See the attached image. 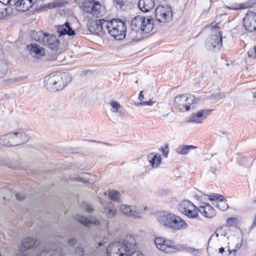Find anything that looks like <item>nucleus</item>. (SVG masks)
Here are the masks:
<instances>
[{
    "label": "nucleus",
    "instance_id": "obj_12",
    "mask_svg": "<svg viewBox=\"0 0 256 256\" xmlns=\"http://www.w3.org/2000/svg\"><path fill=\"white\" fill-rule=\"evenodd\" d=\"M179 210L189 218H195L198 216V209L190 201H182L179 206Z\"/></svg>",
    "mask_w": 256,
    "mask_h": 256
},
{
    "label": "nucleus",
    "instance_id": "obj_21",
    "mask_svg": "<svg viewBox=\"0 0 256 256\" xmlns=\"http://www.w3.org/2000/svg\"><path fill=\"white\" fill-rule=\"evenodd\" d=\"M154 6V0H139L138 6L143 12H148Z\"/></svg>",
    "mask_w": 256,
    "mask_h": 256
},
{
    "label": "nucleus",
    "instance_id": "obj_9",
    "mask_svg": "<svg viewBox=\"0 0 256 256\" xmlns=\"http://www.w3.org/2000/svg\"><path fill=\"white\" fill-rule=\"evenodd\" d=\"M195 97L191 94H182L177 96L174 100V104L181 112H186L194 108Z\"/></svg>",
    "mask_w": 256,
    "mask_h": 256
},
{
    "label": "nucleus",
    "instance_id": "obj_15",
    "mask_svg": "<svg viewBox=\"0 0 256 256\" xmlns=\"http://www.w3.org/2000/svg\"><path fill=\"white\" fill-rule=\"evenodd\" d=\"M176 214L167 212H160L157 215V220L162 226L169 228Z\"/></svg>",
    "mask_w": 256,
    "mask_h": 256
},
{
    "label": "nucleus",
    "instance_id": "obj_43",
    "mask_svg": "<svg viewBox=\"0 0 256 256\" xmlns=\"http://www.w3.org/2000/svg\"><path fill=\"white\" fill-rule=\"evenodd\" d=\"M114 3L116 4V6L119 7L120 8H121L124 4V0H116Z\"/></svg>",
    "mask_w": 256,
    "mask_h": 256
},
{
    "label": "nucleus",
    "instance_id": "obj_26",
    "mask_svg": "<svg viewBox=\"0 0 256 256\" xmlns=\"http://www.w3.org/2000/svg\"><path fill=\"white\" fill-rule=\"evenodd\" d=\"M148 160L150 163L151 164L152 168H157L161 162V156L160 154H150L148 156Z\"/></svg>",
    "mask_w": 256,
    "mask_h": 256
},
{
    "label": "nucleus",
    "instance_id": "obj_5",
    "mask_svg": "<svg viewBox=\"0 0 256 256\" xmlns=\"http://www.w3.org/2000/svg\"><path fill=\"white\" fill-rule=\"evenodd\" d=\"M29 139L28 136L22 130L10 132L0 136V145L12 146L22 144Z\"/></svg>",
    "mask_w": 256,
    "mask_h": 256
},
{
    "label": "nucleus",
    "instance_id": "obj_37",
    "mask_svg": "<svg viewBox=\"0 0 256 256\" xmlns=\"http://www.w3.org/2000/svg\"><path fill=\"white\" fill-rule=\"evenodd\" d=\"M130 207L131 206L123 204L120 206V210L122 214L128 216L130 214V212L131 210Z\"/></svg>",
    "mask_w": 256,
    "mask_h": 256
},
{
    "label": "nucleus",
    "instance_id": "obj_23",
    "mask_svg": "<svg viewBox=\"0 0 256 256\" xmlns=\"http://www.w3.org/2000/svg\"><path fill=\"white\" fill-rule=\"evenodd\" d=\"M198 211L207 218H212L216 214L214 210L209 204H206L204 206H200Z\"/></svg>",
    "mask_w": 256,
    "mask_h": 256
},
{
    "label": "nucleus",
    "instance_id": "obj_27",
    "mask_svg": "<svg viewBox=\"0 0 256 256\" xmlns=\"http://www.w3.org/2000/svg\"><path fill=\"white\" fill-rule=\"evenodd\" d=\"M36 244V240L34 238H28L24 239L22 243L21 250H27L32 248Z\"/></svg>",
    "mask_w": 256,
    "mask_h": 256
},
{
    "label": "nucleus",
    "instance_id": "obj_44",
    "mask_svg": "<svg viewBox=\"0 0 256 256\" xmlns=\"http://www.w3.org/2000/svg\"><path fill=\"white\" fill-rule=\"evenodd\" d=\"M84 206L88 212H92L94 210L92 206L88 204H84Z\"/></svg>",
    "mask_w": 256,
    "mask_h": 256
},
{
    "label": "nucleus",
    "instance_id": "obj_35",
    "mask_svg": "<svg viewBox=\"0 0 256 256\" xmlns=\"http://www.w3.org/2000/svg\"><path fill=\"white\" fill-rule=\"evenodd\" d=\"M109 197L114 201L118 200L120 198V194L116 190H112L109 192Z\"/></svg>",
    "mask_w": 256,
    "mask_h": 256
},
{
    "label": "nucleus",
    "instance_id": "obj_19",
    "mask_svg": "<svg viewBox=\"0 0 256 256\" xmlns=\"http://www.w3.org/2000/svg\"><path fill=\"white\" fill-rule=\"evenodd\" d=\"M26 48L30 54L36 58H40L45 55L44 49L36 44L28 46Z\"/></svg>",
    "mask_w": 256,
    "mask_h": 256
},
{
    "label": "nucleus",
    "instance_id": "obj_14",
    "mask_svg": "<svg viewBox=\"0 0 256 256\" xmlns=\"http://www.w3.org/2000/svg\"><path fill=\"white\" fill-rule=\"evenodd\" d=\"M209 200L212 202V204L222 210H226L228 208L224 196L219 194H213L208 196Z\"/></svg>",
    "mask_w": 256,
    "mask_h": 256
},
{
    "label": "nucleus",
    "instance_id": "obj_41",
    "mask_svg": "<svg viewBox=\"0 0 256 256\" xmlns=\"http://www.w3.org/2000/svg\"><path fill=\"white\" fill-rule=\"evenodd\" d=\"M75 253L80 256H83L84 254V250L81 247H77L75 249Z\"/></svg>",
    "mask_w": 256,
    "mask_h": 256
},
{
    "label": "nucleus",
    "instance_id": "obj_8",
    "mask_svg": "<svg viewBox=\"0 0 256 256\" xmlns=\"http://www.w3.org/2000/svg\"><path fill=\"white\" fill-rule=\"evenodd\" d=\"M126 26L125 22L120 18H113L111 20L108 34L116 40H122L126 36Z\"/></svg>",
    "mask_w": 256,
    "mask_h": 256
},
{
    "label": "nucleus",
    "instance_id": "obj_50",
    "mask_svg": "<svg viewBox=\"0 0 256 256\" xmlns=\"http://www.w3.org/2000/svg\"><path fill=\"white\" fill-rule=\"evenodd\" d=\"M138 99L140 101V102H143L142 100H144V96L142 94V92L141 91L140 93L139 96H138Z\"/></svg>",
    "mask_w": 256,
    "mask_h": 256
},
{
    "label": "nucleus",
    "instance_id": "obj_3",
    "mask_svg": "<svg viewBox=\"0 0 256 256\" xmlns=\"http://www.w3.org/2000/svg\"><path fill=\"white\" fill-rule=\"evenodd\" d=\"M70 80L68 73L50 74L44 78V86L47 90L56 92L62 90Z\"/></svg>",
    "mask_w": 256,
    "mask_h": 256
},
{
    "label": "nucleus",
    "instance_id": "obj_4",
    "mask_svg": "<svg viewBox=\"0 0 256 256\" xmlns=\"http://www.w3.org/2000/svg\"><path fill=\"white\" fill-rule=\"evenodd\" d=\"M30 36L36 42L47 46L52 50L57 51L60 48V40L52 34L44 32L42 31H32L30 32Z\"/></svg>",
    "mask_w": 256,
    "mask_h": 256
},
{
    "label": "nucleus",
    "instance_id": "obj_33",
    "mask_svg": "<svg viewBox=\"0 0 256 256\" xmlns=\"http://www.w3.org/2000/svg\"><path fill=\"white\" fill-rule=\"evenodd\" d=\"M110 105L111 106L110 110L114 113L119 112L120 110L122 108L120 104L114 100H112L110 103Z\"/></svg>",
    "mask_w": 256,
    "mask_h": 256
},
{
    "label": "nucleus",
    "instance_id": "obj_11",
    "mask_svg": "<svg viewBox=\"0 0 256 256\" xmlns=\"http://www.w3.org/2000/svg\"><path fill=\"white\" fill-rule=\"evenodd\" d=\"M155 16L156 20L158 22H170L172 18V9L168 6H160L156 9Z\"/></svg>",
    "mask_w": 256,
    "mask_h": 256
},
{
    "label": "nucleus",
    "instance_id": "obj_56",
    "mask_svg": "<svg viewBox=\"0 0 256 256\" xmlns=\"http://www.w3.org/2000/svg\"><path fill=\"white\" fill-rule=\"evenodd\" d=\"M168 154V152H164V155L166 157H167Z\"/></svg>",
    "mask_w": 256,
    "mask_h": 256
},
{
    "label": "nucleus",
    "instance_id": "obj_16",
    "mask_svg": "<svg viewBox=\"0 0 256 256\" xmlns=\"http://www.w3.org/2000/svg\"><path fill=\"white\" fill-rule=\"evenodd\" d=\"M244 24L246 29L252 32L256 30V14L250 12L244 18Z\"/></svg>",
    "mask_w": 256,
    "mask_h": 256
},
{
    "label": "nucleus",
    "instance_id": "obj_13",
    "mask_svg": "<svg viewBox=\"0 0 256 256\" xmlns=\"http://www.w3.org/2000/svg\"><path fill=\"white\" fill-rule=\"evenodd\" d=\"M212 110H202L198 112L192 113L190 117L188 122L200 124L202 123L210 115Z\"/></svg>",
    "mask_w": 256,
    "mask_h": 256
},
{
    "label": "nucleus",
    "instance_id": "obj_46",
    "mask_svg": "<svg viewBox=\"0 0 256 256\" xmlns=\"http://www.w3.org/2000/svg\"><path fill=\"white\" fill-rule=\"evenodd\" d=\"M86 178H85V177L80 176V177L77 178H76V180L78 181L81 182H82L83 183L86 184V183H87L88 182V180Z\"/></svg>",
    "mask_w": 256,
    "mask_h": 256
},
{
    "label": "nucleus",
    "instance_id": "obj_51",
    "mask_svg": "<svg viewBox=\"0 0 256 256\" xmlns=\"http://www.w3.org/2000/svg\"><path fill=\"white\" fill-rule=\"evenodd\" d=\"M220 230H217L215 233H214L211 236L210 239L214 238V237H218V232H220Z\"/></svg>",
    "mask_w": 256,
    "mask_h": 256
},
{
    "label": "nucleus",
    "instance_id": "obj_55",
    "mask_svg": "<svg viewBox=\"0 0 256 256\" xmlns=\"http://www.w3.org/2000/svg\"><path fill=\"white\" fill-rule=\"evenodd\" d=\"M103 244H104L102 242H98V246H103Z\"/></svg>",
    "mask_w": 256,
    "mask_h": 256
},
{
    "label": "nucleus",
    "instance_id": "obj_48",
    "mask_svg": "<svg viewBox=\"0 0 256 256\" xmlns=\"http://www.w3.org/2000/svg\"><path fill=\"white\" fill-rule=\"evenodd\" d=\"M16 197L18 200H22L24 198V195L21 194H16Z\"/></svg>",
    "mask_w": 256,
    "mask_h": 256
},
{
    "label": "nucleus",
    "instance_id": "obj_49",
    "mask_svg": "<svg viewBox=\"0 0 256 256\" xmlns=\"http://www.w3.org/2000/svg\"><path fill=\"white\" fill-rule=\"evenodd\" d=\"M26 250H21V248L20 249L19 252L17 254L16 256H26L24 254V252Z\"/></svg>",
    "mask_w": 256,
    "mask_h": 256
},
{
    "label": "nucleus",
    "instance_id": "obj_54",
    "mask_svg": "<svg viewBox=\"0 0 256 256\" xmlns=\"http://www.w3.org/2000/svg\"><path fill=\"white\" fill-rule=\"evenodd\" d=\"M23 80V78H22L19 77V78H16V79L14 80V81H20V80Z\"/></svg>",
    "mask_w": 256,
    "mask_h": 256
},
{
    "label": "nucleus",
    "instance_id": "obj_24",
    "mask_svg": "<svg viewBox=\"0 0 256 256\" xmlns=\"http://www.w3.org/2000/svg\"><path fill=\"white\" fill-rule=\"evenodd\" d=\"M37 0H21L17 7L19 11L26 12L32 7Z\"/></svg>",
    "mask_w": 256,
    "mask_h": 256
},
{
    "label": "nucleus",
    "instance_id": "obj_42",
    "mask_svg": "<svg viewBox=\"0 0 256 256\" xmlns=\"http://www.w3.org/2000/svg\"><path fill=\"white\" fill-rule=\"evenodd\" d=\"M237 219L235 218H229L226 220V222L229 226H232L236 223Z\"/></svg>",
    "mask_w": 256,
    "mask_h": 256
},
{
    "label": "nucleus",
    "instance_id": "obj_32",
    "mask_svg": "<svg viewBox=\"0 0 256 256\" xmlns=\"http://www.w3.org/2000/svg\"><path fill=\"white\" fill-rule=\"evenodd\" d=\"M100 26L102 27V32H105L107 30L108 32L110 29V25L111 24V20L108 21L104 19L100 20Z\"/></svg>",
    "mask_w": 256,
    "mask_h": 256
},
{
    "label": "nucleus",
    "instance_id": "obj_6",
    "mask_svg": "<svg viewBox=\"0 0 256 256\" xmlns=\"http://www.w3.org/2000/svg\"><path fill=\"white\" fill-rule=\"evenodd\" d=\"M154 244L159 250L167 254H173L178 252H188L190 248L184 244H175L174 242L170 239L156 238Z\"/></svg>",
    "mask_w": 256,
    "mask_h": 256
},
{
    "label": "nucleus",
    "instance_id": "obj_25",
    "mask_svg": "<svg viewBox=\"0 0 256 256\" xmlns=\"http://www.w3.org/2000/svg\"><path fill=\"white\" fill-rule=\"evenodd\" d=\"M131 210L128 216H132L136 218H141L144 216V212L147 210V206H144L142 208H138L136 206H131Z\"/></svg>",
    "mask_w": 256,
    "mask_h": 256
},
{
    "label": "nucleus",
    "instance_id": "obj_40",
    "mask_svg": "<svg viewBox=\"0 0 256 256\" xmlns=\"http://www.w3.org/2000/svg\"><path fill=\"white\" fill-rule=\"evenodd\" d=\"M7 15V9L6 8H0V19H2L6 18Z\"/></svg>",
    "mask_w": 256,
    "mask_h": 256
},
{
    "label": "nucleus",
    "instance_id": "obj_52",
    "mask_svg": "<svg viewBox=\"0 0 256 256\" xmlns=\"http://www.w3.org/2000/svg\"><path fill=\"white\" fill-rule=\"evenodd\" d=\"M256 226V215L254 216V222H253V224L252 225V227H254V226Z\"/></svg>",
    "mask_w": 256,
    "mask_h": 256
},
{
    "label": "nucleus",
    "instance_id": "obj_31",
    "mask_svg": "<svg viewBox=\"0 0 256 256\" xmlns=\"http://www.w3.org/2000/svg\"><path fill=\"white\" fill-rule=\"evenodd\" d=\"M66 3L64 0H55L48 4V7L50 8H60Z\"/></svg>",
    "mask_w": 256,
    "mask_h": 256
},
{
    "label": "nucleus",
    "instance_id": "obj_10",
    "mask_svg": "<svg viewBox=\"0 0 256 256\" xmlns=\"http://www.w3.org/2000/svg\"><path fill=\"white\" fill-rule=\"evenodd\" d=\"M211 28L215 34H212L206 40V46L208 50L219 49L222 46V32L218 30V24L212 26Z\"/></svg>",
    "mask_w": 256,
    "mask_h": 256
},
{
    "label": "nucleus",
    "instance_id": "obj_1",
    "mask_svg": "<svg viewBox=\"0 0 256 256\" xmlns=\"http://www.w3.org/2000/svg\"><path fill=\"white\" fill-rule=\"evenodd\" d=\"M134 236L127 235L119 242L112 243L107 248L108 256H128V253L133 250L136 245Z\"/></svg>",
    "mask_w": 256,
    "mask_h": 256
},
{
    "label": "nucleus",
    "instance_id": "obj_18",
    "mask_svg": "<svg viewBox=\"0 0 256 256\" xmlns=\"http://www.w3.org/2000/svg\"><path fill=\"white\" fill-rule=\"evenodd\" d=\"M188 226V224L185 220L180 216L176 215L170 228L174 231H178L186 229Z\"/></svg>",
    "mask_w": 256,
    "mask_h": 256
},
{
    "label": "nucleus",
    "instance_id": "obj_22",
    "mask_svg": "<svg viewBox=\"0 0 256 256\" xmlns=\"http://www.w3.org/2000/svg\"><path fill=\"white\" fill-rule=\"evenodd\" d=\"M58 32L59 33V36L68 34V36H74L75 32L70 26L68 22H66L64 24L59 26L58 28Z\"/></svg>",
    "mask_w": 256,
    "mask_h": 256
},
{
    "label": "nucleus",
    "instance_id": "obj_34",
    "mask_svg": "<svg viewBox=\"0 0 256 256\" xmlns=\"http://www.w3.org/2000/svg\"><path fill=\"white\" fill-rule=\"evenodd\" d=\"M104 213L109 218L114 217L117 213L116 210L114 207H110L105 208Z\"/></svg>",
    "mask_w": 256,
    "mask_h": 256
},
{
    "label": "nucleus",
    "instance_id": "obj_59",
    "mask_svg": "<svg viewBox=\"0 0 256 256\" xmlns=\"http://www.w3.org/2000/svg\"><path fill=\"white\" fill-rule=\"evenodd\" d=\"M2 256L1 255V256Z\"/></svg>",
    "mask_w": 256,
    "mask_h": 256
},
{
    "label": "nucleus",
    "instance_id": "obj_39",
    "mask_svg": "<svg viewBox=\"0 0 256 256\" xmlns=\"http://www.w3.org/2000/svg\"><path fill=\"white\" fill-rule=\"evenodd\" d=\"M248 56L250 58H256V46L250 49L248 52Z\"/></svg>",
    "mask_w": 256,
    "mask_h": 256
},
{
    "label": "nucleus",
    "instance_id": "obj_20",
    "mask_svg": "<svg viewBox=\"0 0 256 256\" xmlns=\"http://www.w3.org/2000/svg\"><path fill=\"white\" fill-rule=\"evenodd\" d=\"M77 220L87 227H90L92 224L98 226L100 224V220L96 217L91 218L90 220L82 215H78Z\"/></svg>",
    "mask_w": 256,
    "mask_h": 256
},
{
    "label": "nucleus",
    "instance_id": "obj_36",
    "mask_svg": "<svg viewBox=\"0 0 256 256\" xmlns=\"http://www.w3.org/2000/svg\"><path fill=\"white\" fill-rule=\"evenodd\" d=\"M21 0H0V2L4 4H10L11 6H16V8H17L19 2H20Z\"/></svg>",
    "mask_w": 256,
    "mask_h": 256
},
{
    "label": "nucleus",
    "instance_id": "obj_57",
    "mask_svg": "<svg viewBox=\"0 0 256 256\" xmlns=\"http://www.w3.org/2000/svg\"><path fill=\"white\" fill-rule=\"evenodd\" d=\"M252 203L256 204V198L253 200Z\"/></svg>",
    "mask_w": 256,
    "mask_h": 256
},
{
    "label": "nucleus",
    "instance_id": "obj_29",
    "mask_svg": "<svg viewBox=\"0 0 256 256\" xmlns=\"http://www.w3.org/2000/svg\"><path fill=\"white\" fill-rule=\"evenodd\" d=\"M38 256H62V254L56 251L53 250H42Z\"/></svg>",
    "mask_w": 256,
    "mask_h": 256
},
{
    "label": "nucleus",
    "instance_id": "obj_2",
    "mask_svg": "<svg viewBox=\"0 0 256 256\" xmlns=\"http://www.w3.org/2000/svg\"><path fill=\"white\" fill-rule=\"evenodd\" d=\"M152 18H146L145 17L137 16L135 17L131 22L132 32L129 35L132 40H138V36L136 34L138 33H149L154 28V24Z\"/></svg>",
    "mask_w": 256,
    "mask_h": 256
},
{
    "label": "nucleus",
    "instance_id": "obj_53",
    "mask_svg": "<svg viewBox=\"0 0 256 256\" xmlns=\"http://www.w3.org/2000/svg\"><path fill=\"white\" fill-rule=\"evenodd\" d=\"M224 252V248H219V252L220 254H222Z\"/></svg>",
    "mask_w": 256,
    "mask_h": 256
},
{
    "label": "nucleus",
    "instance_id": "obj_47",
    "mask_svg": "<svg viewBox=\"0 0 256 256\" xmlns=\"http://www.w3.org/2000/svg\"><path fill=\"white\" fill-rule=\"evenodd\" d=\"M241 246V244H238L236 246V248L232 250H231L230 249L228 250V252H229V254H230L232 252H236V251H237L238 250L240 249V248Z\"/></svg>",
    "mask_w": 256,
    "mask_h": 256
},
{
    "label": "nucleus",
    "instance_id": "obj_38",
    "mask_svg": "<svg viewBox=\"0 0 256 256\" xmlns=\"http://www.w3.org/2000/svg\"><path fill=\"white\" fill-rule=\"evenodd\" d=\"M154 103V102L152 100H150L148 101H143L142 102H140L137 104H136V106H151Z\"/></svg>",
    "mask_w": 256,
    "mask_h": 256
},
{
    "label": "nucleus",
    "instance_id": "obj_30",
    "mask_svg": "<svg viewBox=\"0 0 256 256\" xmlns=\"http://www.w3.org/2000/svg\"><path fill=\"white\" fill-rule=\"evenodd\" d=\"M8 72V65L4 60H0V78L4 77Z\"/></svg>",
    "mask_w": 256,
    "mask_h": 256
},
{
    "label": "nucleus",
    "instance_id": "obj_17",
    "mask_svg": "<svg viewBox=\"0 0 256 256\" xmlns=\"http://www.w3.org/2000/svg\"><path fill=\"white\" fill-rule=\"evenodd\" d=\"M88 27L90 32L94 34H100L102 33V27L100 26V20H98L97 18L91 17L88 16Z\"/></svg>",
    "mask_w": 256,
    "mask_h": 256
},
{
    "label": "nucleus",
    "instance_id": "obj_58",
    "mask_svg": "<svg viewBox=\"0 0 256 256\" xmlns=\"http://www.w3.org/2000/svg\"><path fill=\"white\" fill-rule=\"evenodd\" d=\"M112 0L114 2L116 0Z\"/></svg>",
    "mask_w": 256,
    "mask_h": 256
},
{
    "label": "nucleus",
    "instance_id": "obj_60",
    "mask_svg": "<svg viewBox=\"0 0 256 256\" xmlns=\"http://www.w3.org/2000/svg\"><path fill=\"white\" fill-rule=\"evenodd\" d=\"M0 256H1V254H0Z\"/></svg>",
    "mask_w": 256,
    "mask_h": 256
},
{
    "label": "nucleus",
    "instance_id": "obj_45",
    "mask_svg": "<svg viewBox=\"0 0 256 256\" xmlns=\"http://www.w3.org/2000/svg\"><path fill=\"white\" fill-rule=\"evenodd\" d=\"M76 242L77 240L76 238H72L68 240V243L70 246H74L76 244Z\"/></svg>",
    "mask_w": 256,
    "mask_h": 256
},
{
    "label": "nucleus",
    "instance_id": "obj_28",
    "mask_svg": "<svg viewBox=\"0 0 256 256\" xmlns=\"http://www.w3.org/2000/svg\"><path fill=\"white\" fill-rule=\"evenodd\" d=\"M196 148V146H182L176 150V152L178 154L184 155L188 154L189 150Z\"/></svg>",
    "mask_w": 256,
    "mask_h": 256
},
{
    "label": "nucleus",
    "instance_id": "obj_7",
    "mask_svg": "<svg viewBox=\"0 0 256 256\" xmlns=\"http://www.w3.org/2000/svg\"><path fill=\"white\" fill-rule=\"evenodd\" d=\"M83 11L92 17L99 18L105 14L104 8L95 0H83L82 3Z\"/></svg>",
    "mask_w": 256,
    "mask_h": 256
}]
</instances>
